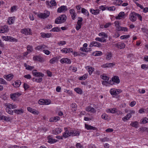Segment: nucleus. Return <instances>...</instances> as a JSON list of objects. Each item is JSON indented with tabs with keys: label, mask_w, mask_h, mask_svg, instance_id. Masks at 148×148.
<instances>
[{
	"label": "nucleus",
	"mask_w": 148,
	"mask_h": 148,
	"mask_svg": "<svg viewBox=\"0 0 148 148\" xmlns=\"http://www.w3.org/2000/svg\"><path fill=\"white\" fill-rule=\"evenodd\" d=\"M65 130L64 132L63 133V136H57L56 138L57 139H62V137L65 138H67L71 136H79L80 134V132L76 130L69 131L67 130V128H65Z\"/></svg>",
	"instance_id": "nucleus-1"
},
{
	"label": "nucleus",
	"mask_w": 148,
	"mask_h": 148,
	"mask_svg": "<svg viewBox=\"0 0 148 148\" xmlns=\"http://www.w3.org/2000/svg\"><path fill=\"white\" fill-rule=\"evenodd\" d=\"M21 33L25 35H31L32 34V33L31 29L29 28H27L22 29L21 31Z\"/></svg>",
	"instance_id": "nucleus-2"
},
{
	"label": "nucleus",
	"mask_w": 148,
	"mask_h": 148,
	"mask_svg": "<svg viewBox=\"0 0 148 148\" xmlns=\"http://www.w3.org/2000/svg\"><path fill=\"white\" fill-rule=\"evenodd\" d=\"M50 15V12L47 11H44V12L38 15V16L41 18H45L48 17Z\"/></svg>",
	"instance_id": "nucleus-3"
},
{
	"label": "nucleus",
	"mask_w": 148,
	"mask_h": 148,
	"mask_svg": "<svg viewBox=\"0 0 148 148\" xmlns=\"http://www.w3.org/2000/svg\"><path fill=\"white\" fill-rule=\"evenodd\" d=\"M136 13L134 12H132L130 15V19L132 22H134L136 20Z\"/></svg>",
	"instance_id": "nucleus-4"
},
{
	"label": "nucleus",
	"mask_w": 148,
	"mask_h": 148,
	"mask_svg": "<svg viewBox=\"0 0 148 148\" xmlns=\"http://www.w3.org/2000/svg\"><path fill=\"white\" fill-rule=\"evenodd\" d=\"M21 94L18 92L11 94L10 98L14 100H15L17 98L21 95Z\"/></svg>",
	"instance_id": "nucleus-5"
},
{
	"label": "nucleus",
	"mask_w": 148,
	"mask_h": 148,
	"mask_svg": "<svg viewBox=\"0 0 148 148\" xmlns=\"http://www.w3.org/2000/svg\"><path fill=\"white\" fill-rule=\"evenodd\" d=\"M33 59L34 61H38L40 62H43L44 61L43 58L39 55L34 56L33 58Z\"/></svg>",
	"instance_id": "nucleus-6"
},
{
	"label": "nucleus",
	"mask_w": 148,
	"mask_h": 148,
	"mask_svg": "<svg viewBox=\"0 0 148 148\" xmlns=\"http://www.w3.org/2000/svg\"><path fill=\"white\" fill-rule=\"evenodd\" d=\"M60 62L62 64L66 63L68 64H70L71 62L70 59L67 58L61 59Z\"/></svg>",
	"instance_id": "nucleus-7"
},
{
	"label": "nucleus",
	"mask_w": 148,
	"mask_h": 148,
	"mask_svg": "<svg viewBox=\"0 0 148 148\" xmlns=\"http://www.w3.org/2000/svg\"><path fill=\"white\" fill-rule=\"evenodd\" d=\"M101 44L100 43L96 41H92L90 42V47H92L95 46L99 47L101 46Z\"/></svg>",
	"instance_id": "nucleus-8"
},
{
	"label": "nucleus",
	"mask_w": 148,
	"mask_h": 148,
	"mask_svg": "<svg viewBox=\"0 0 148 148\" xmlns=\"http://www.w3.org/2000/svg\"><path fill=\"white\" fill-rule=\"evenodd\" d=\"M112 82H113L114 83H115L116 84H119L120 82V79H119V77L117 76H113L112 79Z\"/></svg>",
	"instance_id": "nucleus-9"
},
{
	"label": "nucleus",
	"mask_w": 148,
	"mask_h": 148,
	"mask_svg": "<svg viewBox=\"0 0 148 148\" xmlns=\"http://www.w3.org/2000/svg\"><path fill=\"white\" fill-rule=\"evenodd\" d=\"M73 49L72 48H64L61 50V51L62 53H73Z\"/></svg>",
	"instance_id": "nucleus-10"
},
{
	"label": "nucleus",
	"mask_w": 148,
	"mask_h": 148,
	"mask_svg": "<svg viewBox=\"0 0 148 148\" xmlns=\"http://www.w3.org/2000/svg\"><path fill=\"white\" fill-rule=\"evenodd\" d=\"M60 58V57L59 56L54 57L51 59L49 61V62L51 64H54L55 62H56Z\"/></svg>",
	"instance_id": "nucleus-11"
},
{
	"label": "nucleus",
	"mask_w": 148,
	"mask_h": 148,
	"mask_svg": "<svg viewBox=\"0 0 148 148\" xmlns=\"http://www.w3.org/2000/svg\"><path fill=\"white\" fill-rule=\"evenodd\" d=\"M13 75L12 74H10L8 75H5L4 76V78L8 81L11 80L13 78Z\"/></svg>",
	"instance_id": "nucleus-12"
},
{
	"label": "nucleus",
	"mask_w": 148,
	"mask_h": 148,
	"mask_svg": "<svg viewBox=\"0 0 148 148\" xmlns=\"http://www.w3.org/2000/svg\"><path fill=\"white\" fill-rule=\"evenodd\" d=\"M65 10L66 11L67 10V8L66 6L63 5L58 8L57 12H58L60 13Z\"/></svg>",
	"instance_id": "nucleus-13"
},
{
	"label": "nucleus",
	"mask_w": 148,
	"mask_h": 148,
	"mask_svg": "<svg viewBox=\"0 0 148 148\" xmlns=\"http://www.w3.org/2000/svg\"><path fill=\"white\" fill-rule=\"evenodd\" d=\"M125 13L124 12H121L119 13L118 15L116 17V19H120L121 18H124Z\"/></svg>",
	"instance_id": "nucleus-14"
},
{
	"label": "nucleus",
	"mask_w": 148,
	"mask_h": 148,
	"mask_svg": "<svg viewBox=\"0 0 148 148\" xmlns=\"http://www.w3.org/2000/svg\"><path fill=\"white\" fill-rule=\"evenodd\" d=\"M100 10L98 9L94 10L92 9H90V12L92 14L94 15H97L99 13Z\"/></svg>",
	"instance_id": "nucleus-15"
},
{
	"label": "nucleus",
	"mask_w": 148,
	"mask_h": 148,
	"mask_svg": "<svg viewBox=\"0 0 148 148\" xmlns=\"http://www.w3.org/2000/svg\"><path fill=\"white\" fill-rule=\"evenodd\" d=\"M7 108H8L10 109H13L17 108V106L16 104H13L8 103L6 105Z\"/></svg>",
	"instance_id": "nucleus-16"
},
{
	"label": "nucleus",
	"mask_w": 148,
	"mask_h": 148,
	"mask_svg": "<svg viewBox=\"0 0 148 148\" xmlns=\"http://www.w3.org/2000/svg\"><path fill=\"white\" fill-rule=\"evenodd\" d=\"M62 23L64 22L66 18V16L65 14H62L59 17Z\"/></svg>",
	"instance_id": "nucleus-17"
},
{
	"label": "nucleus",
	"mask_w": 148,
	"mask_h": 148,
	"mask_svg": "<svg viewBox=\"0 0 148 148\" xmlns=\"http://www.w3.org/2000/svg\"><path fill=\"white\" fill-rule=\"evenodd\" d=\"M114 64L112 63H108L105 64H103L102 66L103 67L107 68V67H111L113 66Z\"/></svg>",
	"instance_id": "nucleus-18"
},
{
	"label": "nucleus",
	"mask_w": 148,
	"mask_h": 148,
	"mask_svg": "<svg viewBox=\"0 0 148 148\" xmlns=\"http://www.w3.org/2000/svg\"><path fill=\"white\" fill-rule=\"evenodd\" d=\"M85 127L88 130H95L96 129L95 127L87 124H85Z\"/></svg>",
	"instance_id": "nucleus-19"
},
{
	"label": "nucleus",
	"mask_w": 148,
	"mask_h": 148,
	"mask_svg": "<svg viewBox=\"0 0 148 148\" xmlns=\"http://www.w3.org/2000/svg\"><path fill=\"white\" fill-rule=\"evenodd\" d=\"M21 84V82L20 80H18L15 81L13 84L15 87H18L20 86Z\"/></svg>",
	"instance_id": "nucleus-20"
},
{
	"label": "nucleus",
	"mask_w": 148,
	"mask_h": 148,
	"mask_svg": "<svg viewBox=\"0 0 148 148\" xmlns=\"http://www.w3.org/2000/svg\"><path fill=\"white\" fill-rule=\"evenodd\" d=\"M9 29L8 27L6 26L2 28L1 29H0V33H3L7 32Z\"/></svg>",
	"instance_id": "nucleus-21"
},
{
	"label": "nucleus",
	"mask_w": 148,
	"mask_h": 148,
	"mask_svg": "<svg viewBox=\"0 0 148 148\" xmlns=\"http://www.w3.org/2000/svg\"><path fill=\"white\" fill-rule=\"evenodd\" d=\"M0 120H4L5 121H10V118L4 116L0 115Z\"/></svg>",
	"instance_id": "nucleus-22"
},
{
	"label": "nucleus",
	"mask_w": 148,
	"mask_h": 148,
	"mask_svg": "<svg viewBox=\"0 0 148 148\" xmlns=\"http://www.w3.org/2000/svg\"><path fill=\"white\" fill-rule=\"evenodd\" d=\"M82 13L86 15L87 16H89V14L88 11L84 8H82Z\"/></svg>",
	"instance_id": "nucleus-23"
},
{
	"label": "nucleus",
	"mask_w": 148,
	"mask_h": 148,
	"mask_svg": "<svg viewBox=\"0 0 148 148\" xmlns=\"http://www.w3.org/2000/svg\"><path fill=\"white\" fill-rule=\"evenodd\" d=\"M116 46L118 48L121 49L125 48V44L123 43H121L116 44Z\"/></svg>",
	"instance_id": "nucleus-24"
},
{
	"label": "nucleus",
	"mask_w": 148,
	"mask_h": 148,
	"mask_svg": "<svg viewBox=\"0 0 148 148\" xmlns=\"http://www.w3.org/2000/svg\"><path fill=\"white\" fill-rule=\"evenodd\" d=\"M53 133L55 134H57L60 133L62 132V130L60 128H56L53 131Z\"/></svg>",
	"instance_id": "nucleus-25"
},
{
	"label": "nucleus",
	"mask_w": 148,
	"mask_h": 148,
	"mask_svg": "<svg viewBox=\"0 0 148 148\" xmlns=\"http://www.w3.org/2000/svg\"><path fill=\"white\" fill-rule=\"evenodd\" d=\"M14 112L17 114H22L23 112V110L22 109H15L14 110Z\"/></svg>",
	"instance_id": "nucleus-26"
},
{
	"label": "nucleus",
	"mask_w": 148,
	"mask_h": 148,
	"mask_svg": "<svg viewBox=\"0 0 148 148\" xmlns=\"http://www.w3.org/2000/svg\"><path fill=\"white\" fill-rule=\"evenodd\" d=\"M46 2L47 4L49 5L50 3L52 6H55L57 5L56 1L54 0H51L50 2L49 1H47Z\"/></svg>",
	"instance_id": "nucleus-27"
},
{
	"label": "nucleus",
	"mask_w": 148,
	"mask_h": 148,
	"mask_svg": "<svg viewBox=\"0 0 148 148\" xmlns=\"http://www.w3.org/2000/svg\"><path fill=\"white\" fill-rule=\"evenodd\" d=\"M117 109L115 108H113L112 109H109L108 110L107 112L110 113H114L117 112Z\"/></svg>",
	"instance_id": "nucleus-28"
},
{
	"label": "nucleus",
	"mask_w": 148,
	"mask_h": 148,
	"mask_svg": "<svg viewBox=\"0 0 148 148\" xmlns=\"http://www.w3.org/2000/svg\"><path fill=\"white\" fill-rule=\"evenodd\" d=\"M110 92L111 95H117V93L116 92V89H111L110 90Z\"/></svg>",
	"instance_id": "nucleus-29"
},
{
	"label": "nucleus",
	"mask_w": 148,
	"mask_h": 148,
	"mask_svg": "<svg viewBox=\"0 0 148 148\" xmlns=\"http://www.w3.org/2000/svg\"><path fill=\"white\" fill-rule=\"evenodd\" d=\"M138 123L137 121H136L134 122H132L130 124V125L132 127L136 128L138 127Z\"/></svg>",
	"instance_id": "nucleus-30"
},
{
	"label": "nucleus",
	"mask_w": 148,
	"mask_h": 148,
	"mask_svg": "<svg viewBox=\"0 0 148 148\" xmlns=\"http://www.w3.org/2000/svg\"><path fill=\"white\" fill-rule=\"evenodd\" d=\"M46 46L43 45H39L36 47L35 48V49L36 50H39L40 49H43L46 47Z\"/></svg>",
	"instance_id": "nucleus-31"
},
{
	"label": "nucleus",
	"mask_w": 148,
	"mask_h": 148,
	"mask_svg": "<svg viewBox=\"0 0 148 148\" xmlns=\"http://www.w3.org/2000/svg\"><path fill=\"white\" fill-rule=\"evenodd\" d=\"M71 108L73 109L72 110L73 111H75L77 110V105L75 103H72L71 105Z\"/></svg>",
	"instance_id": "nucleus-32"
},
{
	"label": "nucleus",
	"mask_w": 148,
	"mask_h": 148,
	"mask_svg": "<svg viewBox=\"0 0 148 148\" xmlns=\"http://www.w3.org/2000/svg\"><path fill=\"white\" fill-rule=\"evenodd\" d=\"M60 118L58 116H55L53 118L50 119L49 120V121L51 122H53L54 121L56 120V121H57L60 120Z\"/></svg>",
	"instance_id": "nucleus-33"
},
{
	"label": "nucleus",
	"mask_w": 148,
	"mask_h": 148,
	"mask_svg": "<svg viewBox=\"0 0 148 148\" xmlns=\"http://www.w3.org/2000/svg\"><path fill=\"white\" fill-rule=\"evenodd\" d=\"M140 121L142 124H145L148 122V119L145 117L142 119Z\"/></svg>",
	"instance_id": "nucleus-34"
},
{
	"label": "nucleus",
	"mask_w": 148,
	"mask_h": 148,
	"mask_svg": "<svg viewBox=\"0 0 148 148\" xmlns=\"http://www.w3.org/2000/svg\"><path fill=\"white\" fill-rule=\"evenodd\" d=\"M24 66L26 67V69L28 70H31L33 69H34L33 66L27 65L26 63L24 64Z\"/></svg>",
	"instance_id": "nucleus-35"
},
{
	"label": "nucleus",
	"mask_w": 148,
	"mask_h": 148,
	"mask_svg": "<svg viewBox=\"0 0 148 148\" xmlns=\"http://www.w3.org/2000/svg\"><path fill=\"white\" fill-rule=\"evenodd\" d=\"M100 77L102 79L105 80V81H108L109 79V77L105 75L104 74L101 75Z\"/></svg>",
	"instance_id": "nucleus-36"
},
{
	"label": "nucleus",
	"mask_w": 148,
	"mask_h": 148,
	"mask_svg": "<svg viewBox=\"0 0 148 148\" xmlns=\"http://www.w3.org/2000/svg\"><path fill=\"white\" fill-rule=\"evenodd\" d=\"M6 111L9 114L13 115V114L14 111L11 110V109H10L8 108L7 107V106H6Z\"/></svg>",
	"instance_id": "nucleus-37"
},
{
	"label": "nucleus",
	"mask_w": 148,
	"mask_h": 148,
	"mask_svg": "<svg viewBox=\"0 0 148 148\" xmlns=\"http://www.w3.org/2000/svg\"><path fill=\"white\" fill-rule=\"evenodd\" d=\"M14 17H10L9 18L8 22L9 24H11L13 23L14 21Z\"/></svg>",
	"instance_id": "nucleus-38"
},
{
	"label": "nucleus",
	"mask_w": 148,
	"mask_h": 148,
	"mask_svg": "<svg viewBox=\"0 0 148 148\" xmlns=\"http://www.w3.org/2000/svg\"><path fill=\"white\" fill-rule=\"evenodd\" d=\"M61 30L60 29L59 27H55L52 28L50 31V32H58Z\"/></svg>",
	"instance_id": "nucleus-39"
},
{
	"label": "nucleus",
	"mask_w": 148,
	"mask_h": 148,
	"mask_svg": "<svg viewBox=\"0 0 148 148\" xmlns=\"http://www.w3.org/2000/svg\"><path fill=\"white\" fill-rule=\"evenodd\" d=\"M74 90L77 93L81 94L82 93V91L81 89L79 88H75L74 89Z\"/></svg>",
	"instance_id": "nucleus-40"
},
{
	"label": "nucleus",
	"mask_w": 148,
	"mask_h": 148,
	"mask_svg": "<svg viewBox=\"0 0 148 148\" xmlns=\"http://www.w3.org/2000/svg\"><path fill=\"white\" fill-rule=\"evenodd\" d=\"M87 67H88V71L89 74L90 75L94 71V68L92 67H89V66H88Z\"/></svg>",
	"instance_id": "nucleus-41"
},
{
	"label": "nucleus",
	"mask_w": 148,
	"mask_h": 148,
	"mask_svg": "<svg viewBox=\"0 0 148 148\" xmlns=\"http://www.w3.org/2000/svg\"><path fill=\"white\" fill-rule=\"evenodd\" d=\"M9 40L8 41L10 42H17L18 41L17 39L10 36H9Z\"/></svg>",
	"instance_id": "nucleus-42"
},
{
	"label": "nucleus",
	"mask_w": 148,
	"mask_h": 148,
	"mask_svg": "<svg viewBox=\"0 0 148 148\" xmlns=\"http://www.w3.org/2000/svg\"><path fill=\"white\" fill-rule=\"evenodd\" d=\"M58 141V139H48L47 142L50 144H53Z\"/></svg>",
	"instance_id": "nucleus-43"
},
{
	"label": "nucleus",
	"mask_w": 148,
	"mask_h": 148,
	"mask_svg": "<svg viewBox=\"0 0 148 148\" xmlns=\"http://www.w3.org/2000/svg\"><path fill=\"white\" fill-rule=\"evenodd\" d=\"M78 18L79 19L77 21V25L82 26V22L83 21V19L82 17H78Z\"/></svg>",
	"instance_id": "nucleus-44"
},
{
	"label": "nucleus",
	"mask_w": 148,
	"mask_h": 148,
	"mask_svg": "<svg viewBox=\"0 0 148 148\" xmlns=\"http://www.w3.org/2000/svg\"><path fill=\"white\" fill-rule=\"evenodd\" d=\"M99 36H102V37H104L105 38H107L108 36L104 32L100 33L99 34Z\"/></svg>",
	"instance_id": "nucleus-45"
},
{
	"label": "nucleus",
	"mask_w": 148,
	"mask_h": 148,
	"mask_svg": "<svg viewBox=\"0 0 148 148\" xmlns=\"http://www.w3.org/2000/svg\"><path fill=\"white\" fill-rule=\"evenodd\" d=\"M102 54V53L101 51H96L95 53L94 56H101Z\"/></svg>",
	"instance_id": "nucleus-46"
},
{
	"label": "nucleus",
	"mask_w": 148,
	"mask_h": 148,
	"mask_svg": "<svg viewBox=\"0 0 148 148\" xmlns=\"http://www.w3.org/2000/svg\"><path fill=\"white\" fill-rule=\"evenodd\" d=\"M44 76V74L38 72L36 74V75H35V76L39 77H43Z\"/></svg>",
	"instance_id": "nucleus-47"
},
{
	"label": "nucleus",
	"mask_w": 148,
	"mask_h": 148,
	"mask_svg": "<svg viewBox=\"0 0 148 148\" xmlns=\"http://www.w3.org/2000/svg\"><path fill=\"white\" fill-rule=\"evenodd\" d=\"M88 75L85 74L82 77H79V79L80 80H83L85 79L87 77Z\"/></svg>",
	"instance_id": "nucleus-48"
},
{
	"label": "nucleus",
	"mask_w": 148,
	"mask_h": 148,
	"mask_svg": "<svg viewBox=\"0 0 148 148\" xmlns=\"http://www.w3.org/2000/svg\"><path fill=\"white\" fill-rule=\"evenodd\" d=\"M44 102V105H48L49 104L51 103V101L50 100L45 99Z\"/></svg>",
	"instance_id": "nucleus-49"
},
{
	"label": "nucleus",
	"mask_w": 148,
	"mask_h": 148,
	"mask_svg": "<svg viewBox=\"0 0 148 148\" xmlns=\"http://www.w3.org/2000/svg\"><path fill=\"white\" fill-rule=\"evenodd\" d=\"M27 51H29L30 52L32 51L33 50L32 47L30 45H28L27 46Z\"/></svg>",
	"instance_id": "nucleus-50"
},
{
	"label": "nucleus",
	"mask_w": 148,
	"mask_h": 148,
	"mask_svg": "<svg viewBox=\"0 0 148 148\" xmlns=\"http://www.w3.org/2000/svg\"><path fill=\"white\" fill-rule=\"evenodd\" d=\"M55 22V23L57 24H59L62 23L61 22L60 19H59V17L56 19Z\"/></svg>",
	"instance_id": "nucleus-51"
},
{
	"label": "nucleus",
	"mask_w": 148,
	"mask_h": 148,
	"mask_svg": "<svg viewBox=\"0 0 148 148\" xmlns=\"http://www.w3.org/2000/svg\"><path fill=\"white\" fill-rule=\"evenodd\" d=\"M123 2V1L122 0H116V4L117 5L120 6L121 4Z\"/></svg>",
	"instance_id": "nucleus-52"
},
{
	"label": "nucleus",
	"mask_w": 148,
	"mask_h": 148,
	"mask_svg": "<svg viewBox=\"0 0 148 148\" xmlns=\"http://www.w3.org/2000/svg\"><path fill=\"white\" fill-rule=\"evenodd\" d=\"M44 101L45 99H41L38 101V103L40 105H44Z\"/></svg>",
	"instance_id": "nucleus-53"
},
{
	"label": "nucleus",
	"mask_w": 148,
	"mask_h": 148,
	"mask_svg": "<svg viewBox=\"0 0 148 148\" xmlns=\"http://www.w3.org/2000/svg\"><path fill=\"white\" fill-rule=\"evenodd\" d=\"M66 44V42L65 41H60L58 43V44L59 45H65Z\"/></svg>",
	"instance_id": "nucleus-54"
},
{
	"label": "nucleus",
	"mask_w": 148,
	"mask_h": 148,
	"mask_svg": "<svg viewBox=\"0 0 148 148\" xmlns=\"http://www.w3.org/2000/svg\"><path fill=\"white\" fill-rule=\"evenodd\" d=\"M141 68L143 69H148V65L145 64H142L141 66Z\"/></svg>",
	"instance_id": "nucleus-55"
},
{
	"label": "nucleus",
	"mask_w": 148,
	"mask_h": 148,
	"mask_svg": "<svg viewBox=\"0 0 148 148\" xmlns=\"http://www.w3.org/2000/svg\"><path fill=\"white\" fill-rule=\"evenodd\" d=\"M42 77L39 78H36L35 79V81L38 83H40L42 81Z\"/></svg>",
	"instance_id": "nucleus-56"
},
{
	"label": "nucleus",
	"mask_w": 148,
	"mask_h": 148,
	"mask_svg": "<svg viewBox=\"0 0 148 148\" xmlns=\"http://www.w3.org/2000/svg\"><path fill=\"white\" fill-rule=\"evenodd\" d=\"M107 9L110 11H114L115 8L114 6L110 7L107 8Z\"/></svg>",
	"instance_id": "nucleus-57"
},
{
	"label": "nucleus",
	"mask_w": 148,
	"mask_h": 148,
	"mask_svg": "<svg viewBox=\"0 0 148 148\" xmlns=\"http://www.w3.org/2000/svg\"><path fill=\"white\" fill-rule=\"evenodd\" d=\"M9 36H3L2 38L5 41H8Z\"/></svg>",
	"instance_id": "nucleus-58"
},
{
	"label": "nucleus",
	"mask_w": 148,
	"mask_h": 148,
	"mask_svg": "<svg viewBox=\"0 0 148 148\" xmlns=\"http://www.w3.org/2000/svg\"><path fill=\"white\" fill-rule=\"evenodd\" d=\"M43 52L47 55H49L51 53L50 52L47 50L44 49L43 50Z\"/></svg>",
	"instance_id": "nucleus-59"
},
{
	"label": "nucleus",
	"mask_w": 148,
	"mask_h": 148,
	"mask_svg": "<svg viewBox=\"0 0 148 148\" xmlns=\"http://www.w3.org/2000/svg\"><path fill=\"white\" fill-rule=\"evenodd\" d=\"M108 81H102V83L103 85H105L106 86H108Z\"/></svg>",
	"instance_id": "nucleus-60"
},
{
	"label": "nucleus",
	"mask_w": 148,
	"mask_h": 148,
	"mask_svg": "<svg viewBox=\"0 0 148 148\" xmlns=\"http://www.w3.org/2000/svg\"><path fill=\"white\" fill-rule=\"evenodd\" d=\"M11 11L12 12H13L16 10V6H14L12 7L11 8Z\"/></svg>",
	"instance_id": "nucleus-61"
},
{
	"label": "nucleus",
	"mask_w": 148,
	"mask_h": 148,
	"mask_svg": "<svg viewBox=\"0 0 148 148\" xmlns=\"http://www.w3.org/2000/svg\"><path fill=\"white\" fill-rule=\"evenodd\" d=\"M0 83L3 84H6V82L3 79L0 78Z\"/></svg>",
	"instance_id": "nucleus-62"
},
{
	"label": "nucleus",
	"mask_w": 148,
	"mask_h": 148,
	"mask_svg": "<svg viewBox=\"0 0 148 148\" xmlns=\"http://www.w3.org/2000/svg\"><path fill=\"white\" fill-rule=\"evenodd\" d=\"M88 148H96L95 146L93 144H91L88 146Z\"/></svg>",
	"instance_id": "nucleus-63"
},
{
	"label": "nucleus",
	"mask_w": 148,
	"mask_h": 148,
	"mask_svg": "<svg viewBox=\"0 0 148 148\" xmlns=\"http://www.w3.org/2000/svg\"><path fill=\"white\" fill-rule=\"evenodd\" d=\"M76 146L77 148H83L80 143H77L76 145Z\"/></svg>",
	"instance_id": "nucleus-64"
}]
</instances>
